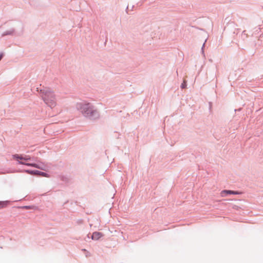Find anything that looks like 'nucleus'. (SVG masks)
<instances>
[{
    "instance_id": "obj_1",
    "label": "nucleus",
    "mask_w": 263,
    "mask_h": 263,
    "mask_svg": "<svg viewBox=\"0 0 263 263\" xmlns=\"http://www.w3.org/2000/svg\"><path fill=\"white\" fill-rule=\"evenodd\" d=\"M76 108L85 118L89 120L95 121L100 118V115L98 108L91 103H78Z\"/></svg>"
},
{
    "instance_id": "obj_2",
    "label": "nucleus",
    "mask_w": 263,
    "mask_h": 263,
    "mask_svg": "<svg viewBox=\"0 0 263 263\" xmlns=\"http://www.w3.org/2000/svg\"><path fill=\"white\" fill-rule=\"evenodd\" d=\"M37 91L40 92V96L44 102L50 108L56 105L55 97L53 92L50 88L44 89L36 88Z\"/></svg>"
},
{
    "instance_id": "obj_3",
    "label": "nucleus",
    "mask_w": 263,
    "mask_h": 263,
    "mask_svg": "<svg viewBox=\"0 0 263 263\" xmlns=\"http://www.w3.org/2000/svg\"><path fill=\"white\" fill-rule=\"evenodd\" d=\"M20 164H22L24 165H26L27 166L33 167L36 168H39L43 171H46L47 168V166L44 163L37 161V163L32 162H20L19 161Z\"/></svg>"
},
{
    "instance_id": "obj_4",
    "label": "nucleus",
    "mask_w": 263,
    "mask_h": 263,
    "mask_svg": "<svg viewBox=\"0 0 263 263\" xmlns=\"http://www.w3.org/2000/svg\"><path fill=\"white\" fill-rule=\"evenodd\" d=\"M18 172L21 173H26L28 174L31 175H34V176H42V177H49V175L43 172H41L38 170H19L17 171Z\"/></svg>"
},
{
    "instance_id": "obj_5",
    "label": "nucleus",
    "mask_w": 263,
    "mask_h": 263,
    "mask_svg": "<svg viewBox=\"0 0 263 263\" xmlns=\"http://www.w3.org/2000/svg\"><path fill=\"white\" fill-rule=\"evenodd\" d=\"M12 158L17 161V163L19 164V161L26 162V161H30L31 156L25 154H14L12 155Z\"/></svg>"
},
{
    "instance_id": "obj_6",
    "label": "nucleus",
    "mask_w": 263,
    "mask_h": 263,
    "mask_svg": "<svg viewBox=\"0 0 263 263\" xmlns=\"http://www.w3.org/2000/svg\"><path fill=\"white\" fill-rule=\"evenodd\" d=\"M220 194H221V196L222 197H226L228 195H231V194L238 195V194H240V193L238 191H232V190H222Z\"/></svg>"
},
{
    "instance_id": "obj_7",
    "label": "nucleus",
    "mask_w": 263,
    "mask_h": 263,
    "mask_svg": "<svg viewBox=\"0 0 263 263\" xmlns=\"http://www.w3.org/2000/svg\"><path fill=\"white\" fill-rule=\"evenodd\" d=\"M103 236V234L99 232H95L92 234L91 238L92 240H98Z\"/></svg>"
},
{
    "instance_id": "obj_8",
    "label": "nucleus",
    "mask_w": 263,
    "mask_h": 263,
    "mask_svg": "<svg viewBox=\"0 0 263 263\" xmlns=\"http://www.w3.org/2000/svg\"><path fill=\"white\" fill-rule=\"evenodd\" d=\"M15 33V30L14 28H12L9 30L5 31L2 34V36L3 37L6 35H14Z\"/></svg>"
},
{
    "instance_id": "obj_9",
    "label": "nucleus",
    "mask_w": 263,
    "mask_h": 263,
    "mask_svg": "<svg viewBox=\"0 0 263 263\" xmlns=\"http://www.w3.org/2000/svg\"><path fill=\"white\" fill-rule=\"evenodd\" d=\"M10 202L11 201L9 200L0 201V209L6 208Z\"/></svg>"
},
{
    "instance_id": "obj_10",
    "label": "nucleus",
    "mask_w": 263,
    "mask_h": 263,
    "mask_svg": "<svg viewBox=\"0 0 263 263\" xmlns=\"http://www.w3.org/2000/svg\"><path fill=\"white\" fill-rule=\"evenodd\" d=\"M186 86H187L186 81L185 80H184L183 81L182 83L181 84L180 87L182 89H185V88H186Z\"/></svg>"
},
{
    "instance_id": "obj_11",
    "label": "nucleus",
    "mask_w": 263,
    "mask_h": 263,
    "mask_svg": "<svg viewBox=\"0 0 263 263\" xmlns=\"http://www.w3.org/2000/svg\"><path fill=\"white\" fill-rule=\"evenodd\" d=\"M61 179L62 181H63V182H68V181H69V179L66 176H61Z\"/></svg>"
},
{
    "instance_id": "obj_12",
    "label": "nucleus",
    "mask_w": 263,
    "mask_h": 263,
    "mask_svg": "<svg viewBox=\"0 0 263 263\" xmlns=\"http://www.w3.org/2000/svg\"><path fill=\"white\" fill-rule=\"evenodd\" d=\"M34 206H30V205H25V206H23L22 207L23 209H33Z\"/></svg>"
},
{
    "instance_id": "obj_13",
    "label": "nucleus",
    "mask_w": 263,
    "mask_h": 263,
    "mask_svg": "<svg viewBox=\"0 0 263 263\" xmlns=\"http://www.w3.org/2000/svg\"><path fill=\"white\" fill-rule=\"evenodd\" d=\"M30 161H34V162H37L38 161L37 158L35 157H31Z\"/></svg>"
},
{
    "instance_id": "obj_14",
    "label": "nucleus",
    "mask_w": 263,
    "mask_h": 263,
    "mask_svg": "<svg viewBox=\"0 0 263 263\" xmlns=\"http://www.w3.org/2000/svg\"><path fill=\"white\" fill-rule=\"evenodd\" d=\"M83 220L82 219H79L76 220V223L77 224H81L83 223Z\"/></svg>"
},
{
    "instance_id": "obj_15",
    "label": "nucleus",
    "mask_w": 263,
    "mask_h": 263,
    "mask_svg": "<svg viewBox=\"0 0 263 263\" xmlns=\"http://www.w3.org/2000/svg\"><path fill=\"white\" fill-rule=\"evenodd\" d=\"M204 46H205V43H203V44L202 45V48H201V51H202V53H203V52H204L203 48H204Z\"/></svg>"
},
{
    "instance_id": "obj_16",
    "label": "nucleus",
    "mask_w": 263,
    "mask_h": 263,
    "mask_svg": "<svg viewBox=\"0 0 263 263\" xmlns=\"http://www.w3.org/2000/svg\"><path fill=\"white\" fill-rule=\"evenodd\" d=\"M4 57V54L3 53H0V61Z\"/></svg>"
},
{
    "instance_id": "obj_17",
    "label": "nucleus",
    "mask_w": 263,
    "mask_h": 263,
    "mask_svg": "<svg viewBox=\"0 0 263 263\" xmlns=\"http://www.w3.org/2000/svg\"><path fill=\"white\" fill-rule=\"evenodd\" d=\"M130 9H129V5H128L126 7V12L128 13V11H129Z\"/></svg>"
},
{
    "instance_id": "obj_18",
    "label": "nucleus",
    "mask_w": 263,
    "mask_h": 263,
    "mask_svg": "<svg viewBox=\"0 0 263 263\" xmlns=\"http://www.w3.org/2000/svg\"><path fill=\"white\" fill-rule=\"evenodd\" d=\"M242 35H246V37H247V35L246 34V31H245V30H244V31L242 32Z\"/></svg>"
},
{
    "instance_id": "obj_19",
    "label": "nucleus",
    "mask_w": 263,
    "mask_h": 263,
    "mask_svg": "<svg viewBox=\"0 0 263 263\" xmlns=\"http://www.w3.org/2000/svg\"><path fill=\"white\" fill-rule=\"evenodd\" d=\"M135 7L134 5H133L132 7H131V10H133V9L134 8V7Z\"/></svg>"
},
{
    "instance_id": "obj_20",
    "label": "nucleus",
    "mask_w": 263,
    "mask_h": 263,
    "mask_svg": "<svg viewBox=\"0 0 263 263\" xmlns=\"http://www.w3.org/2000/svg\"><path fill=\"white\" fill-rule=\"evenodd\" d=\"M82 251H86V249H82Z\"/></svg>"
},
{
    "instance_id": "obj_21",
    "label": "nucleus",
    "mask_w": 263,
    "mask_h": 263,
    "mask_svg": "<svg viewBox=\"0 0 263 263\" xmlns=\"http://www.w3.org/2000/svg\"><path fill=\"white\" fill-rule=\"evenodd\" d=\"M88 238H90L89 235H87Z\"/></svg>"
},
{
    "instance_id": "obj_22",
    "label": "nucleus",
    "mask_w": 263,
    "mask_h": 263,
    "mask_svg": "<svg viewBox=\"0 0 263 263\" xmlns=\"http://www.w3.org/2000/svg\"><path fill=\"white\" fill-rule=\"evenodd\" d=\"M88 254H87V255H86V256H87H87H88Z\"/></svg>"
},
{
    "instance_id": "obj_23",
    "label": "nucleus",
    "mask_w": 263,
    "mask_h": 263,
    "mask_svg": "<svg viewBox=\"0 0 263 263\" xmlns=\"http://www.w3.org/2000/svg\"><path fill=\"white\" fill-rule=\"evenodd\" d=\"M88 254H87V255H86V256H87H87H88Z\"/></svg>"
}]
</instances>
